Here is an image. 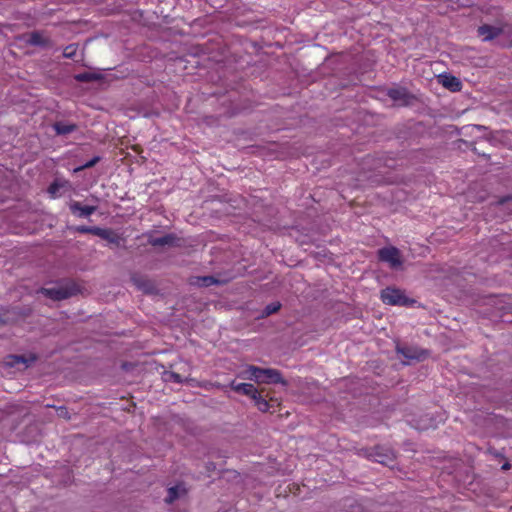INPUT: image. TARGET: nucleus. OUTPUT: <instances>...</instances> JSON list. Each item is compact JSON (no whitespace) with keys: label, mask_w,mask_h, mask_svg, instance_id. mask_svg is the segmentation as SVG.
<instances>
[{"label":"nucleus","mask_w":512,"mask_h":512,"mask_svg":"<svg viewBox=\"0 0 512 512\" xmlns=\"http://www.w3.org/2000/svg\"><path fill=\"white\" fill-rule=\"evenodd\" d=\"M62 187V184L58 183L57 181H54L51 183L48 187V193L51 195L52 198H56L59 196V189Z\"/></svg>","instance_id":"nucleus-25"},{"label":"nucleus","mask_w":512,"mask_h":512,"mask_svg":"<svg viewBox=\"0 0 512 512\" xmlns=\"http://www.w3.org/2000/svg\"><path fill=\"white\" fill-rule=\"evenodd\" d=\"M53 128L58 135H67L74 132L77 129V126L73 123L60 121L54 123Z\"/></svg>","instance_id":"nucleus-17"},{"label":"nucleus","mask_w":512,"mask_h":512,"mask_svg":"<svg viewBox=\"0 0 512 512\" xmlns=\"http://www.w3.org/2000/svg\"><path fill=\"white\" fill-rule=\"evenodd\" d=\"M75 80L78 82H93V81H99L102 79V75L99 73H92V72H83L76 74L74 76Z\"/></svg>","instance_id":"nucleus-18"},{"label":"nucleus","mask_w":512,"mask_h":512,"mask_svg":"<svg viewBox=\"0 0 512 512\" xmlns=\"http://www.w3.org/2000/svg\"><path fill=\"white\" fill-rule=\"evenodd\" d=\"M5 323H6V322H0V325H1V324H5Z\"/></svg>","instance_id":"nucleus-35"},{"label":"nucleus","mask_w":512,"mask_h":512,"mask_svg":"<svg viewBox=\"0 0 512 512\" xmlns=\"http://www.w3.org/2000/svg\"><path fill=\"white\" fill-rule=\"evenodd\" d=\"M79 292L77 284L73 281H66L51 288H41L39 293L45 297L60 301L76 295Z\"/></svg>","instance_id":"nucleus-2"},{"label":"nucleus","mask_w":512,"mask_h":512,"mask_svg":"<svg viewBox=\"0 0 512 512\" xmlns=\"http://www.w3.org/2000/svg\"><path fill=\"white\" fill-rule=\"evenodd\" d=\"M378 258L386 262L391 268H398L402 265L400 251L396 247H384L378 250Z\"/></svg>","instance_id":"nucleus-7"},{"label":"nucleus","mask_w":512,"mask_h":512,"mask_svg":"<svg viewBox=\"0 0 512 512\" xmlns=\"http://www.w3.org/2000/svg\"><path fill=\"white\" fill-rule=\"evenodd\" d=\"M256 393V387L251 383H246L245 389L242 390L243 395H246L251 398V396H255Z\"/></svg>","instance_id":"nucleus-27"},{"label":"nucleus","mask_w":512,"mask_h":512,"mask_svg":"<svg viewBox=\"0 0 512 512\" xmlns=\"http://www.w3.org/2000/svg\"><path fill=\"white\" fill-rule=\"evenodd\" d=\"M269 393L266 391V389H257L255 396H251V399L254 401L255 406L258 408L261 412H268L271 407L279 406V403L277 399H274L272 397L267 399Z\"/></svg>","instance_id":"nucleus-8"},{"label":"nucleus","mask_w":512,"mask_h":512,"mask_svg":"<svg viewBox=\"0 0 512 512\" xmlns=\"http://www.w3.org/2000/svg\"><path fill=\"white\" fill-rule=\"evenodd\" d=\"M95 236H98L116 246H119L121 242V237L119 234L110 228L97 227Z\"/></svg>","instance_id":"nucleus-12"},{"label":"nucleus","mask_w":512,"mask_h":512,"mask_svg":"<svg viewBox=\"0 0 512 512\" xmlns=\"http://www.w3.org/2000/svg\"><path fill=\"white\" fill-rule=\"evenodd\" d=\"M162 378L165 382L183 383L190 381L189 379L184 380L180 374L173 371H164L162 374Z\"/></svg>","instance_id":"nucleus-20"},{"label":"nucleus","mask_w":512,"mask_h":512,"mask_svg":"<svg viewBox=\"0 0 512 512\" xmlns=\"http://www.w3.org/2000/svg\"><path fill=\"white\" fill-rule=\"evenodd\" d=\"M380 297L387 305L410 306L415 302L409 299L402 290L393 287L383 289Z\"/></svg>","instance_id":"nucleus-4"},{"label":"nucleus","mask_w":512,"mask_h":512,"mask_svg":"<svg viewBox=\"0 0 512 512\" xmlns=\"http://www.w3.org/2000/svg\"><path fill=\"white\" fill-rule=\"evenodd\" d=\"M206 470L209 473L215 471L216 470V464L214 462H208L206 464Z\"/></svg>","instance_id":"nucleus-31"},{"label":"nucleus","mask_w":512,"mask_h":512,"mask_svg":"<svg viewBox=\"0 0 512 512\" xmlns=\"http://www.w3.org/2000/svg\"><path fill=\"white\" fill-rule=\"evenodd\" d=\"M177 237L174 234H166L162 237H150L148 242L154 247L171 246L176 242Z\"/></svg>","instance_id":"nucleus-15"},{"label":"nucleus","mask_w":512,"mask_h":512,"mask_svg":"<svg viewBox=\"0 0 512 512\" xmlns=\"http://www.w3.org/2000/svg\"><path fill=\"white\" fill-rule=\"evenodd\" d=\"M131 281L138 290L145 294L152 295L157 293L155 282L145 275L133 273L131 275Z\"/></svg>","instance_id":"nucleus-9"},{"label":"nucleus","mask_w":512,"mask_h":512,"mask_svg":"<svg viewBox=\"0 0 512 512\" xmlns=\"http://www.w3.org/2000/svg\"><path fill=\"white\" fill-rule=\"evenodd\" d=\"M38 360L35 353L29 354H9L5 357V365L8 367H16L18 364H24L29 367L32 363Z\"/></svg>","instance_id":"nucleus-10"},{"label":"nucleus","mask_w":512,"mask_h":512,"mask_svg":"<svg viewBox=\"0 0 512 512\" xmlns=\"http://www.w3.org/2000/svg\"><path fill=\"white\" fill-rule=\"evenodd\" d=\"M366 456L369 459L388 467H393L395 464V453L392 449L384 446H375L369 450H366Z\"/></svg>","instance_id":"nucleus-5"},{"label":"nucleus","mask_w":512,"mask_h":512,"mask_svg":"<svg viewBox=\"0 0 512 512\" xmlns=\"http://www.w3.org/2000/svg\"><path fill=\"white\" fill-rule=\"evenodd\" d=\"M99 161H100V157L99 156H95L91 160L86 162L84 165L78 167L75 171H81V170H84V169L91 168L94 165H96Z\"/></svg>","instance_id":"nucleus-26"},{"label":"nucleus","mask_w":512,"mask_h":512,"mask_svg":"<svg viewBox=\"0 0 512 512\" xmlns=\"http://www.w3.org/2000/svg\"><path fill=\"white\" fill-rule=\"evenodd\" d=\"M134 367V364L131 363V362H123L121 364V368L124 370V371H129L131 370L132 368Z\"/></svg>","instance_id":"nucleus-30"},{"label":"nucleus","mask_w":512,"mask_h":512,"mask_svg":"<svg viewBox=\"0 0 512 512\" xmlns=\"http://www.w3.org/2000/svg\"><path fill=\"white\" fill-rule=\"evenodd\" d=\"M186 493V489L181 485H175L168 489V495L165 498V502L168 504L173 503Z\"/></svg>","instance_id":"nucleus-16"},{"label":"nucleus","mask_w":512,"mask_h":512,"mask_svg":"<svg viewBox=\"0 0 512 512\" xmlns=\"http://www.w3.org/2000/svg\"><path fill=\"white\" fill-rule=\"evenodd\" d=\"M508 28L509 25L507 23H503L500 26L483 24L477 28V36L480 37L483 42H491L505 34Z\"/></svg>","instance_id":"nucleus-6"},{"label":"nucleus","mask_w":512,"mask_h":512,"mask_svg":"<svg viewBox=\"0 0 512 512\" xmlns=\"http://www.w3.org/2000/svg\"><path fill=\"white\" fill-rule=\"evenodd\" d=\"M396 352L397 354L401 355L403 358L407 360L406 362H404L405 364H409L411 361H424L430 355V351L427 349H422L420 347L412 345L401 344L400 342H397L396 344Z\"/></svg>","instance_id":"nucleus-3"},{"label":"nucleus","mask_w":512,"mask_h":512,"mask_svg":"<svg viewBox=\"0 0 512 512\" xmlns=\"http://www.w3.org/2000/svg\"><path fill=\"white\" fill-rule=\"evenodd\" d=\"M70 210L74 214L78 213L79 217H88L96 211V206H83L80 202L73 201L70 204Z\"/></svg>","instance_id":"nucleus-14"},{"label":"nucleus","mask_w":512,"mask_h":512,"mask_svg":"<svg viewBox=\"0 0 512 512\" xmlns=\"http://www.w3.org/2000/svg\"><path fill=\"white\" fill-rule=\"evenodd\" d=\"M46 407L47 408H54V409H56L57 415L60 418H64L66 420H70L71 419L70 413H69L68 409L65 406H58V407H56L54 405L48 404V405H46Z\"/></svg>","instance_id":"nucleus-23"},{"label":"nucleus","mask_w":512,"mask_h":512,"mask_svg":"<svg viewBox=\"0 0 512 512\" xmlns=\"http://www.w3.org/2000/svg\"><path fill=\"white\" fill-rule=\"evenodd\" d=\"M443 86L449 88L451 91H459L461 89V82L454 76H444L442 82Z\"/></svg>","instance_id":"nucleus-19"},{"label":"nucleus","mask_w":512,"mask_h":512,"mask_svg":"<svg viewBox=\"0 0 512 512\" xmlns=\"http://www.w3.org/2000/svg\"><path fill=\"white\" fill-rule=\"evenodd\" d=\"M27 43L32 46L50 47L51 40L45 37L42 32L34 31L28 36Z\"/></svg>","instance_id":"nucleus-13"},{"label":"nucleus","mask_w":512,"mask_h":512,"mask_svg":"<svg viewBox=\"0 0 512 512\" xmlns=\"http://www.w3.org/2000/svg\"><path fill=\"white\" fill-rule=\"evenodd\" d=\"M218 283L219 281L213 276L197 277L196 281L193 282V284H196L199 287H210Z\"/></svg>","instance_id":"nucleus-21"},{"label":"nucleus","mask_w":512,"mask_h":512,"mask_svg":"<svg viewBox=\"0 0 512 512\" xmlns=\"http://www.w3.org/2000/svg\"><path fill=\"white\" fill-rule=\"evenodd\" d=\"M510 199H511V197H510V196L503 197V198H501V199L497 202V204L502 205V204H504L506 201H508V200H510Z\"/></svg>","instance_id":"nucleus-32"},{"label":"nucleus","mask_w":512,"mask_h":512,"mask_svg":"<svg viewBox=\"0 0 512 512\" xmlns=\"http://www.w3.org/2000/svg\"><path fill=\"white\" fill-rule=\"evenodd\" d=\"M501 46H503V47H512V41H510L508 43H502Z\"/></svg>","instance_id":"nucleus-33"},{"label":"nucleus","mask_w":512,"mask_h":512,"mask_svg":"<svg viewBox=\"0 0 512 512\" xmlns=\"http://www.w3.org/2000/svg\"><path fill=\"white\" fill-rule=\"evenodd\" d=\"M246 383H236L235 381H232L230 384V387L232 390H234L236 393L241 394L242 390L245 389Z\"/></svg>","instance_id":"nucleus-29"},{"label":"nucleus","mask_w":512,"mask_h":512,"mask_svg":"<svg viewBox=\"0 0 512 512\" xmlns=\"http://www.w3.org/2000/svg\"><path fill=\"white\" fill-rule=\"evenodd\" d=\"M242 377L254 381L257 384H281L284 387L289 385L288 381L283 378L282 373L273 368L249 365L247 369L242 372Z\"/></svg>","instance_id":"nucleus-1"},{"label":"nucleus","mask_w":512,"mask_h":512,"mask_svg":"<svg viewBox=\"0 0 512 512\" xmlns=\"http://www.w3.org/2000/svg\"><path fill=\"white\" fill-rule=\"evenodd\" d=\"M387 95L399 105H408L411 99L408 91L403 87L390 88L387 91Z\"/></svg>","instance_id":"nucleus-11"},{"label":"nucleus","mask_w":512,"mask_h":512,"mask_svg":"<svg viewBox=\"0 0 512 512\" xmlns=\"http://www.w3.org/2000/svg\"><path fill=\"white\" fill-rule=\"evenodd\" d=\"M76 53V47L74 45H68L67 47H65L64 51H63V56L65 58H73L74 55Z\"/></svg>","instance_id":"nucleus-28"},{"label":"nucleus","mask_w":512,"mask_h":512,"mask_svg":"<svg viewBox=\"0 0 512 512\" xmlns=\"http://www.w3.org/2000/svg\"><path fill=\"white\" fill-rule=\"evenodd\" d=\"M281 308V304L280 302H273V303H270L268 304L261 312V315L258 317L259 318H266V317H269L271 316L272 314L276 313L277 311H279V309Z\"/></svg>","instance_id":"nucleus-22"},{"label":"nucleus","mask_w":512,"mask_h":512,"mask_svg":"<svg viewBox=\"0 0 512 512\" xmlns=\"http://www.w3.org/2000/svg\"><path fill=\"white\" fill-rule=\"evenodd\" d=\"M510 468V464L509 463H505L503 466H502V469L503 470H507Z\"/></svg>","instance_id":"nucleus-34"},{"label":"nucleus","mask_w":512,"mask_h":512,"mask_svg":"<svg viewBox=\"0 0 512 512\" xmlns=\"http://www.w3.org/2000/svg\"><path fill=\"white\" fill-rule=\"evenodd\" d=\"M96 230H97V226H84V225H81V226H76L75 227V231L78 232V233H81V234H92V235H95L96 233Z\"/></svg>","instance_id":"nucleus-24"}]
</instances>
